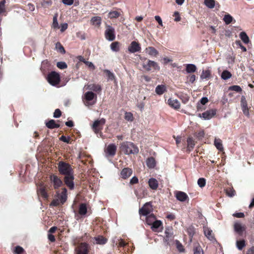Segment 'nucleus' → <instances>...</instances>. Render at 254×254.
Returning a JSON list of instances; mask_svg holds the SVG:
<instances>
[{
    "instance_id": "1",
    "label": "nucleus",
    "mask_w": 254,
    "mask_h": 254,
    "mask_svg": "<svg viewBox=\"0 0 254 254\" xmlns=\"http://www.w3.org/2000/svg\"><path fill=\"white\" fill-rule=\"evenodd\" d=\"M120 148L121 151L126 155L135 154L139 152L138 147L134 143L129 141L122 143Z\"/></svg>"
},
{
    "instance_id": "2",
    "label": "nucleus",
    "mask_w": 254,
    "mask_h": 254,
    "mask_svg": "<svg viewBox=\"0 0 254 254\" xmlns=\"http://www.w3.org/2000/svg\"><path fill=\"white\" fill-rule=\"evenodd\" d=\"M58 170L59 172L67 176L73 174V169L71 166L66 162L60 161L58 163Z\"/></svg>"
},
{
    "instance_id": "3",
    "label": "nucleus",
    "mask_w": 254,
    "mask_h": 254,
    "mask_svg": "<svg viewBox=\"0 0 254 254\" xmlns=\"http://www.w3.org/2000/svg\"><path fill=\"white\" fill-rule=\"evenodd\" d=\"M47 80L51 85L57 86L61 81L60 75L56 71H51L47 76Z\"/></svg>"
},
{
    "instance_id": "4",
    "label": "nucleus",
    "mask_w": 254,
    "mask_h": 254,
    "mask_svg": "<svg viewBox=\"0 0 254 254\" xmlns=\"http://www.w3.org/2000/svg\"><path fill=\"white\" fill-rule=\"evenodd\" d=\"M105 122L106 120L104 118L94 121L92 125V128L96 133H98L101 131Z\"/></svg>"
},
{
    "instance_id": "5",
    "label": "nucleus",
    "mask_w": 254,
    "mask_h": 254,
    "mask_svg": "<svg viewBox=\"0 0 254 254\" xmlns=\"http://www.w3.org/2000/svg\"><path fill=\"white\" fill-rule=\"evenodd\" d=\"M143 67L145 68L147 71H150L151 69L159 70L160 66L158 64L151 60H148L146 63H143Z\"/></svg>"
},
{
    "instance_id": "6",
    "label": "nucleus",
    "mask_w": 254,
    "mask_h": 254,
    "mask_svg": "<svg viewBox=\"0 0 254 254\" xmlns=\"http://www.w3.org/2000/svg\"><path fill=\"white\" fill-rule=\"evenodd\" d=\"M89 246L86 243H82L75 249L77 254H87Z\"/></svg>"
},
{
    "instance_id": "7",
    "label": "nucleus",
    "mask_w": 254,
    "mask_h": 254,
    "mask_svg": "<svg viewBox=\"0 0 254 254\" xmlns=\"http://www.w3.org/2000/svg\"><path fill=\"white\" fill-rule=\"evenodd\" d=\"M152 208L150 202H146L141 208L139 209V213L143 216H147L150 214Z\"/></svg>"
},
{
    "instance_id": "8",
    "label": "nucleus",
    "mask_w": 254,
    "mask_h": 254,
    "mask_svg": "<svg viewBox=\"0 0 254 254\" xmlns=\"http://www.w3.org/2000/svg\"><path fill=\"white\" fill-rule=\"evenodd\" d=\"M241 106L244 114L246 116L249 117L250 115L249 108L248 107L247 101L244 96H242L241 97Z\"/></svg>"
},
{
    "instance_id": "9",
    "label": "nucleus",
    "mask_w": 254,
    "mask_h": 254,
    "mask_svg": "<svg viewBox=\"0 0 254 254\" xmlns=\"http://www.w3.org/2000/svg\"><path fill=\"white\" fill-rule=\"evenodd\" d=\"M140 50L141 47L139 44L135 41L131 42L128 47V51L131 53L139 52Z\"/></svg>"
},
{
    "instance_id": "10",
    "label": "nucleus",
    "mask_w": 254,
    "mask_h": 254,
    "mask_svg": "<svg viewBox=\"0 0 254 254\" xmlns=\"http://www.w3.org/2000/svg\"><path fill=\"white\" fill-rule=\"evenodd\" d=\"M73 174L67 176H65L64 178L65 184L70 190H72L74 188V184L73 183Z\"/></svg>"
},
{
    "instance_id": "11",
    "label": "nucleus",
    "mask_w": 254,
    "mask_h": 254,
    "mask_svg": "<svg viewBox=\"0 0 254 254\" xmlns=\"http://www.w3.org/2000/svg\"><path fill=\"white\" fill-rule=\"evenodd\" d=\"M216 114L215 111L213 110H207L202 114H199V117L203 118L204 120H209L214 117Z\"/></svg>"
},
{
    "instance_id": "12",
    "label": "nucleus",
    "mask_w": 254,
    "mask_h": 254,
    "mask_svg": "<svg viewBox=\"0 0 254 254\" xmlns=\"http://www.w3.org/2000/svg\"><path fill=\"white\" fill-rule=\"evenodd\" d=\"M50 178L51 181L53 183L54 187L56 189L59 188L63 184L61 180L56 175H52Z\"/></svg>"
},
{
    "instance_id": "13",
    "label": "nucleus",
    "mask_w": 254,
    "mask_h": 254,
    "mask_svg": "<svg viewBox=\"0 0 254 254\" xmlns=\"http://www.w3.org/2000/svg\"><path fill=\"white\" fill-rule=\"evenodd\" d=\"M132 173V170L129 168H124L121 172V176L123 179H126L129 178Z\"/></svg>"
},
{
    "instance_id": "14",
    "label": "nucleus",
    "mask_w": 254,
    "mask_h": 254,
    "mask_svg": "<svg viewBox=\"0 0 254 254\" xmlns=\"http://www.w3.org/2000/svg\"><path fill=\"white\" fill-rule=\"evenodd\" d=\"M234 230L239 235H242L245 230V227L239 222H236L234 225Z\"/></svg>"
},
{
    "instance_id": "15",
    "label": "nucleus",
    "mask_w": 254,
    "mask_h": 254,
    "mask_svg": "<svg viewBox=\"0 0 254 254\" xmlns=\"http://www.w3.org/2000/svg\"><path fill=\"white\" fill-rule=\"evenodd\" d=\"M37 193L44 199H47L48 197V195L46 191V188L42 184H41L37 189Z\"/></svg>"
},
{
    "instance_id": "16",
    "label": "nucleus",
    "mask_w": 254,
    "mask_h": 254,
    "mask_svg": "<svg viewBox=\"0 0 254 254\" xmlns=\"http://www.w3.org/2000/svg\"><path fill=\"white\" fill-rule=\"evenodd\" d=\"M168 103L171 107L175 109L180 108V103L177 99L170 98L168 100Z\"/></svg>"
},
{
    "instance_id": "17",
    "label": "nucleus",
    "mask_w": 254,
    "mask_h": 254,
    "mask_svg": "<svg viewBox=\"0 0 254 254\" xmlns=\"http://www.w3.org/2000/svg\"><path fill=\"white\" fill-rule=\"evenodd\" d=\"M176 197L180 201H185L188 198V195L183 191H178L176 193Z\"/></svg>"
},
{
    "instance_id": "18",
    "label": "nucleus",
    "mask_w": 254,
    "mask_h": 254,
    "mask_svg": "<svg viewBox=\"0 0 254 254\" xmlns=\"http://www.w3.org/2000/svg\"><path fill=\"white\" fill-rule=\"evenodd\" d=\"M204 233L205 236L211 241L214 242L216 240L212 235V231L210 230L209 228L205 227L204 228Z\"/></svg>"
},
{
    "instance_id": "19",
    "label": "nucleus",
    "mask_w": 254,
    "mask_h": 254,
    "mask_svg": "<svg viewBox=\"0 0 254 254\" xmlns=\"http://www.w3.org/2000/svg\"><path fill=\"white\" fill-rule=\"evenodd\" d=\"M87 89L90 90V91H94L96 92H100L101 91V87L99 84H90L87 85Z\"/></svg>"
},
{
    "instance_id": "20",
    "label": "nucleus",
    "mask_w": 254,
    "mask_h": 254,
    "mask_svg": "<svg viewBox=\"0 0 254 254\" xmlns=\"http://www.w3.org/2000/svg\"><path fill=\"white\" fill-rule=\"evenodd\" d=\"M117 150V147L114 144H111L108 145L107 148V154L111 156L115 155Z\"/></svg>"
},
{
    "instance_id": "21",
    "label": "nucleus",
    "mask_w": 254,
    "mask_h": 254,
    "mask_svg": "<svg viewBox=\"0 0 254 254\" xmlns=\"http://www.w3.org/2000/svg\"><path fill=\"white\" fill-rule=\"evenodd\" d=\"M166 90V87L163 84L158 85L155 88V92L159 95L163 94Z\"/></svg>"
},
{
    "instance_id": "22",
    "label": "nucleus",
    "mask_w": 254,
    "mask_h": 254,
    "mask_svg": "<svg viewBox=\"0 0 254 254\" xmlns=\"http://www.w3.org/2000/svg\"><path fill=\"white\" fill-rule=\"evenodd\" d=\"M148 185L150 188L152 190H156L158 187V182L154 178H150L148 181Z\"/></svg>"
},
{
    "instance_id": "23",
    "label": "nucleus",
    "mask_w": 254,
    "mask_h": 254,
    "mask_svg": "<svg viewBox=\"0 0 254 254\" xmlns=\"http://www.w3.org/2000/svg\"><path fill=\"white\" fill-rule=\"evenodd\" d=\"M46 127L50 129H54L59 128L60 126L59 124H56L54 120H51L46 123Z\"/></svg>"
},
{
    "instance_id": "24",
    "label": "nucleus",
    "mask_w": 254,
    "mask_h": 254,
    "mask_svg": "<svg viewBox=\"0 0 254 254\" xmlns=\"http://www.w3.org/2000/svg\"><path fill=\"white\" fill-rule=\"evenodd\" d=\"M90 22L93 25L99 26L101 23V18L98 16H94L91 19Z\"/></svg>"
},
{
    "instance_id": "25",
    "label": "nucleus",
    "mask_w": 254,
    "mask_h": 254,
    "mask_svg": "<svg viewBox=\"0 0 254 254\" xmlns=\"http://www.w3.org/2000/svg\"><path fill=\"white\" fill-rule=\"evenodd\" d=\"M96 94L92 91H87L84 94V98L87 101H92L94 98H96Z\"/></svg>"
},
{
    "instance_id": "26",
    "label": "nucleus",
    "mask_w": 254,
    "mask_h": 254,
    "mask_svg": "<svg viewBox=\"0 0 254 254\" xmlns=\"http://www.w3.org/2000/svg\"><path fill=\"white\" fill-rule=\"evenodd\" d=\"M146 53L151 56H156L158 52L153 47H148L145 49Z\"/></svg>"
},
{
    "instance_id": "27",
    "label": "nucleus",
    "mask_w": 254,
    "mask_h": 254,
    "mask_svg": "<svg viewBox=\"0 0 254 254\" xmlns=\"http://www.w3.org/2000/svg\"><path fill=\"white\" fill-rule=\"evenodd\" d=\"M87 212V208L86 204L85 203H81L79 205V214L80 215L83 216L86 215Z\"/></svg>"
},
{
    "instance_id": "28",
    "label": "nucleus",
    "mask_w": 254,
    "mask_h": 254,
    "mask_svg": "<svg viewBox=\"0 0 254 254\" xmlns=\"http://www.w3.org/2000/svg\"><path fill=\"white\" fill-rule=\"evenodd\" d=\"M162 226V222L161 220H155L151 225V228L153 231H157L158 228Z\"/></svg>"
},
{
    "instance_id": "29",
    "label": "nucleus",
    "mask_w": 254,
    "mask_h": 254,
    "mask_svg": "<svg viewBox=\"0 0 254 254\" xmlns=\"http://www.w3.org/2000/svg\"><path fill=\"white\" fill-rule=\"evenodd\" d=\"M146 222L148 225H151L156 220V217L153 214H148L146 216Z\"/></svg>"
},
{
    "instance_id": "30",
    "label": "nucleus",
    "mask_w": 254,
    "mask_h": 254,
    "mask_svg": "<svg viewBox=\"0 0 254 254\" xmlns=\"http://www.w3.org/2000/svg\"><path fill=\"white\" fill-rule=\"evenodd\" d=\"M187 150L189 151H190L193 149L195 145L194 141H193L192 137H189L187 139Z\"/></svg>"
},
{
    "instance_id": "31",
    "label": "nucleus",
    "mask_w": 254,
    "mask_h": 254,
    "mask_svg": "<svg viewBox=\"0 0 254 254\" xmlns=\"http://www.w3.org/2000/svg\"><path fill=\"white\" fill-rule=\"evenodd\" d=\"M186 71L190 73L194 72L196 70V66L194 64H189L186 65Z\"/></svg>"
},
{
    "instance_id": "32",
    "label": "nucleus",
    "mask_w": 254,
    "mask_h": 254,
    "mask_svg": "<svg viewBox=\"0 0 254 254\" xmlns=\"http://www.w3.org/2000/svg\"><path fill=\"white\" fill-rule=\"evenodd\" d=\"M223 20L226 24H229L233 21L234 19L230 14H226L224 16Z\"/></svg>"
},
{
    "instance_id": "33",
    "label": "nucleus",
    "mask_w": 254,
    "mask_h": 254,
    "mask_svg": "<svg viewBox=\"0 0 254 254\" xmlns=\"http://www.w3.org/2000/svg\"><path fill=\"white\" fill-rule=\"evenodd\" d=\"M193 254H203V251L198 244H195L194 245Z\"/></svg>"
},
{
    "instance_id": "34",
    "label": "nucleus",
    "mask_w": 254,
    "mask_h": 254,
    "mask_svg": "<svg viewBox=\"0 0 254 254\" xmlns=\"http://www.w3.org/2000/svg\"><path fill=\"white\" fill-rule=\"evenodd\" d=\"M155 160L153 157H149L147 159L146 165L149 168H153L155 166Z\"/></svg>"
},
{
    "instance_id": "35",
    "label": "nucleus",
    "mask_w": 254,
    "mask_h": 254,
    "mask_svg": "<svg viewBox=\"0 0 254 254\" xmlns=\"http://www.w3.org/2000/svg\"><path fill=\"white\" fill-rule=\"evenodd\" d=\"M96 243L100 245H104L106 243L107 240L103 236H98L95 238Z\"/></svg>"
},
{
    "instance_id": "36",
    "label": "nucleus",
    "mask_w": 254,
    "mask_h": 254,
    "mask_svg": "<svg viewBox=\"0 0 254 254\" xmlns=\"http://www.w3.org/2000/svg\"><path fill=\"white\" fill-rule=\"evenodd\" d=\"M214 145L218 150L220 151L223 150V146L221 139L215 138L214 140Z\"/></svg>"
},
{
    "instance_id": "37",
    "label": "nucleus",
    "mask_w": 254,
    "mask_h": 254,
    "mask_svg": "<svg viewBox=\"0 0 254 254\" xmlns=\"http://www.w3.org/2000/svg\"><path fill=\"white\" fill-rule=\"evenodd\" d=\"M240 38L242 41L246 44H248L250 42V39L246 33H240Z\"/></svg>"
},
{
    "instance_id": "38",
    "label": "nucleus",
    "mask_w": 254,
    "mask_h": 254,
    "mask_svg": "<svg viewBox=\"0 0 254 254\" xmlns=\"http://www.w3.org/2000/svg\"><path fill=\"white\" fill-rule=\"evenodd\" d=\"M221 78L224 80H227L232 76V74L227 70H224L221 74Z\"/></svg>"
},
{
    "instance_id": "39",
    "label": "nucleus",
    "mask_w": 254,
    "mask_h": 254,
    "mask_svg": "<svg viewBox=\"0 0 254 254\" xmlns=\"http://www.w3.org/2000/svg\"><path fill=\"white\" fill-rule=\"evenodd\" d=\"M205 5L209 8H213L215 6V2L214 0H204Z\"/></svg>"
},
{
    "instance_id": "40",
    "label": "nucleus",
    "mask_w": 254,
    "mask_h": 254,
    "mask_svg": "<svg viewBox=\"0 0 254 254\" xmlns=\"http://www.w3.org/2000/svg\"><path fill=\"white\" fill-rule=\"evenodd\" d=\"M178 97L181 99L182 102L184 104H186L189 100V96L187 94H181L179 95Z\"/></svg>"
},
{
    "instance_id": "41",
    "label": "nucleus",
    "mask_w": 254,
    "mask_h": 254,
    "mask_svg": "<svg viewBox=\"0 0 254 254\" xmlns=\"http://www.w3.org/2000/svg\"><path fill=\"white\" fill-rule=\"evenodd\" d=\"M210 76V71L209 70H203L200 75V78L202 79H207Z\"/></svg>"
},
{
    "instance_id": "42",
    "label": "nucleus",
    "mask_w": 254,
    "mask_h": 254,
    "mask_svg": "<svg viewBox=\"0 0 254 254\" xmlns=\"http://www.w3.org/2000/svg\"><path fill=\"white\" fill-rule=\"evenodd\" d=\"M237 248L239 250H242L243 248L246 246L245 241L244 240L237 241L236 242Z\"/></svg>"
},
{
    "instance_id": "43",
    "label": "nucleus",
    "mask_w": 254,
    "mask_h": 254,
    "mask_svg": "<svg viewBox=\"0 0 254 254\" xmlns=\"http://www.w3.org/2000/svg\"><path fill=\"white\" fill-rule=\"evenodd\" d=\"M119 43L118 42H115L112 43L111 45V49L114 52H118L119 51Z\"/></svg>"
},
{
    "instance_id": "44",
    "label": "nucleus",
    "mask_w": 254,
    "mask_h": 254,
    "mask_svg": "<svg viewBox=\"0 0 254 254\" xmlns=\"http://www.w3.org/2000/svg\"><path fill=\"white\" fill-rule=\"evenodd\" d=\"M125 119L128 122H132L134 118L131 112H126L125 114Z\"/></svg>"
},
{
    "instance_id": "45",
    "label": "nucleus",
    "mask_w": 254,
    "mask_h": 254,
    "mask_svg": "<svg viewBox=\"0 0 254 254\" xmlns=\"http://www.w3.org/2000/svg\"><path fill=\"white\" fill-rule=\"evenodd\" d=\"M40 4L42 7H47L48 6L52 5V0H41Z\"/></svg>"
},
{
    "instance_id": "46",
    "label": "nucleus",
    "mask_w": 254,
    "mask_h": 254,
    "mask_svg": "<svg viewBox=\"0 0 254 254\" xmlns=\"http://www.w3.org/2000/svg\"><path fill=\"white\" fill-rule=\"evenodd\" d=\"M120 15V13L117 11H110L108 13V17L110 18H117Z\"/></svg>"
},
{
    "instance_id": "47",
    "label": "nucleus",
    "mask_w": 254,
    "mask_h": 254,
    "mask_svg": "<svg viewBox=\"0 0 254 254\" xmlns=\"http://www.w3.org/2000/svg\"><path fill=\"white\" fill-rule=\"evenodd\" d=\"M5 0H2L0 1V14L5 12Z\"/></svg>"
},
{
    "instance_id": "48",
    "label": "nucleus",
    "mask_w": 254,
    "mask_h": 254,
    "mask_svg": "<svg viewBox=\"0 0 254 254\" xmlns=\"http://www.w3.org/2000/svg\"><path fill=\"white\" fill-rule=\"evenodd\" d=\"M105 38L109 41H112L115 38V35L114 33H105Z\"/></svg>"
},
{
    "instance_id": "49",
    "label": "nucleus",
    "mask_w": 254,
    "mask_h": 254,
    "mask_svg": "<svg viewBox=\"0 0 254 254\" xmlns=\"http://www.w3.org/2000/svg\"><path fill=\"white\" fill-rule=\"evenodd\" d=\"M56 48L62 54H64L65 53V51L64 47L60 43L58 42L56 43Z\"/></svg>"
},
{
    "instance_id": "50",
    "label": "nucleus",
    "mask_w": 254,
    "mask_h": 254,
    "mask_svg": "<svg viewBox=\"0 0 254 254\" xmlns=\"http://www.w3.org/2000/svg\"><path fill=\"white\" fill-rule=\"evenodd\" d=\"M227 195L229 197H233L235 195V191L233 188H229L226 190Z\"/></svg>"
},
{
    "instance_id": "51",
    "label": "nucleus",
    "mask_w": 254,
    "mask_h": 254,
    "mask_svg": "<svg viewBox=\"0 0 254 254\" xmlns=\"http://www.w3.org/2000/svg\"><path fill=\"white\" fill-rule=\"evenodd\" d=\"M104 72H105L107 74V76L108 77V80H113L115 78L114 74L111 72L110 70L108 69H105L104 70Z\"/></svg>"
},
{
    "instance_id": "52",
    "label": "nucleus",
    "mask_w": 254,
    "mask_h": 254,
    "mask_svg": "<svg viewBox=\"0 0 254 254\" xmlns=\"http://www.w3.org/2000/svg\"><path fill=\"white\" fill-rule=\"evenodd\" d=\"M57 66L60 69H63L66 68L67 65L64 62H59L57 63Z\"/></svg>"
},
{
    "instance_id": "53",
    "label": "nucleus",
    "mask_w": 254,
    "mask_h": 254,
    "mask_svg": "<svg viewBox=\"0 0 254 254\" xmlns=\"http://www.w3.org/2000/svg\"><path fill=\"white\" fill-rule=\"evenodd\" d=\"M197 184L200 188H203L205 186L206 180L204 178H201L198 179L197 181Z\"/></svg>"
},
{
    "instance_id": "54",
    "label": "nucleus",
    "mask_w": 254,
    "mask_h": 254,
    "mask_svg": "<svg viewBox=\"0 0 254 254\" xmlns=\"http://www.w3.org/2000/svg\"><path fill=\"white\" fill-rule=\"evenodd\" d=\"M176 246L180 252L183 253L185 252V249L184 248L183 246L179 241H176Z\"/></svg>"
},
{
    "instance_id": "55",
    "label": "nucleus",
    "mask_w": 254,
    "mask_h": 254,
    "mask_svg": "<svg viewBox=\"0 0 254 254\" xmlns=\"http://www.w3.org/2000/svg\"><path fill=\"white\" fill-rule=\"evenodd\" d=\"M57 17H58L57 14H56L53 17V27L55 29L59 28L58 22Z\"/></svg>"
},
{
    "instance_id": "56",
    "label": "nucleus",
    "mask_w": 254,
    "mask_h": 254,
    "mask_svg": "<svg viewBox=\"0 0 254 254\" xmlns=\"http://www.w3.org/2000/svg\"><path fill=\"white\" fill-rule=\"evenodd\" d=\"M229 89L237 92H240L242 91V88L240 86L238 85L232 86L230 87Z\"/></svg>"
},
{
    "instance_id": "57",
    "label": "nucleus",
    "mask_w": 254,
    "mask_h": 254,
    "mask_svg": "<svg viewBox=\"0 0 254 254\" xmlns=\"http://www.w3.org/2000/svg\"><path fill=\"white\" fill-rule=\"evenodd\" d=\"M59 199L61 201V203L64 204L65 202V201L66 200V199H67L66 194H64L61 193V194L60 195Z\"/></svg>"
},
{
    "instance_id": "58",
    "label": "nucleus",
    "mask_w": 254,
    "mask_h": 254,
    "mask_svg": "<svg viewBox=\"0 0 254 254\" xmlns=\"http://www.w3.org/2000/svg\"><path fill=\"white\" fill-rule=\"evenodd\" d=\"M60 140L66 143H71L70 142V137L69 136L66 137L65 136L62 135L60 138Z\"/></svg>"
},
{
    "instance_id": "59",
    "label": "nucleus",
    "mask_w": 254,
    "mask_h": 254,
    "mask_svg": "<svg viewBox=\"0 0 254 254\" xmlns=\"http://www.w3.org/2000/svg\"><path fill=\"white\" fill-rule=\"evenodd\" d=\"M235 44L237 46H238L240 47V48L242 50V51L243 52H246L247 51V49L245 47H244L241 42L240 41V40H236L235 41Z\"/></svg>"
},
{
    "instance_id": "60",
    "label": "nucleus",
    "mask_w": 254,
    "mask_h": 254,
    "mask_svg": "<svg viewBox=\"0 0 254 254\" xmlns=\"http://www.w3.org/2000/svg\"><path fill=\"white\" fill-rule=\"evenodd\" d=\"M24 252V249L20 246H16L15 248L14 252L16 254H21Z\"/></svg>"
},
{
    "instance_id": "61",
    "label": "nucleus",
    "mask_w": 254,
    "mask_h": 254,
    "mask_svg": "<svg viewBox=\"0 0 254 254\" xmlns=\"http://www.w3.org/2000/svg\"><path fill=\"white\" fill-rule=\"evenodd\" d=\"M61 114H62V113H61V111H60V110L59 109H57L55 110V111L54 113L53 117L55 118H58L61 117Z\"/></svg>"
},
{
    "instance_id": "62",
    "label": "nucleus",
    "mask_w": 254,
    "mask_h": 254,
    "mask_svg": "<svg viewBox=\"0 0 254 254\" xmlns=\"http://www.w3.org/2000/svg\"><path fill=\"white\" fill-rule=\"evenodd\" d=\"M62 2L65 5H71L73 3L74 0H62Z\"/></svg>"
},
{
    "instance_id": "63",
    "label": "nucleus",
    "mask_w": 254,
    "mask_h": 254,
    "mask_svg": "<svg viewBox=\"0 0 254 254\" xmlns=\"http://www.w3.org/2000/svg\"><path fill=\"white\" fill-rule=\"evenodd\" d=\"M138 182V179L135 176H133L130 180V184L131 185L137 184Z\"/></svg>"
},
{
    "instance_id": "64",
    "label": "nucleus",
    "mask_w": 254,
    "mask_h": 254,
    "mask_svg": "<svg viewBox=\"0 0 254 254\" xmlns=\"http://www.w3.org/2000/svg\"><path fill=\"white\" fill-rule=\"evenodd\" d=\"M76 36L82 40L85 39V35L84 33H76Z\"/></svg>"
}]
</instances>
